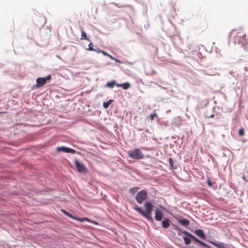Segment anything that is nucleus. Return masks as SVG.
<instances>
[{"label":"nucleus","mask_w":248,"mask_h":248,"mask_svg":"<svg viewBox=\"0 0 248 248\" xmlns=\"http://www.w3.org/2000/svg\"><path fill=\"white\" fill-rule=\"evenodd\" d=\"M163 217V212L159 208H156L155 210V219L156 221H160L162 220Z\"/></svg>","instance_id":"9"},{"label":"nucleus","mask_w":248,"mask_h":248,"mask_svg":"<svg viewBox=\"0 0 248 248\" xmlns=\"http://www.w3.org/2000/svg\"><path fill=\"white\" fill-rule=\"evenodd\" d=\"M74 163L77 169V170L79 172L87 173L88 172V170L84 164L80 163L77 159H75Z\"/></svg>","instance_id":"5"},{"label":"nucleus","mask_w":248,"mask_h":248,"mask_svg":"<svg viewBox=\"0 0 248 248\" xmlns=\"http://www.w3.org/2000/svg\"><path fill=\"white\" fill-rule=\"evenodd\" d=\"M76 220L80 221H83L87 219V218H77V219H75Z\"/></svg>","instance_id":"29"},{"label":"nucleus","mask_w":248,"mask_h":248,"mask_svg":"<svg viewBox=\"0 0 248 248\" xmlns=\"http://www.w3.org/2000/svg\"><path fill=\"white\" fill-rule=\"evenodd\" d=\"M61 211L63 214H64L66 216H67V217H70L71 218H73V219H77L76 217L73 216L71 214H70L68 212L66 211V210H65L64 209H62Z\"/></svg>","instance_id":"15"},{"label":"nucleus","mask_w":248,"mask_h":248,"mask_svg":"<svg viewBox=\"0 0 248 248\" xmlns=\"http://www.w3.org/2000/svg\"><path fill=\"white\" fill-rule=\"evenodd\" d=\"M203 74L208 76H215L219 75V74L217 72H213L210 71H205L204 72Z\"/></svg>","instance_id":"16"},{"label":"nucleus","mask_w":248,"mask_h":248,"mask_svg":"<svg viewBox=\"0 0 248 248\" xmlns=\"http://www.w3.org/2000/svg\"><path fill=\"white\" fill-rule=\"evenodd\" d=\"M218 248H227L226 245L224 243H219Z\"/></svg>","instance_id":"25"},{"label":"nucleus","mask_w":248,"mask_h":248,"mask_svg":"<svg viewBox=\"0 0 248 248\" xmlns=\"http://www.w3.org/2000/svg\"><path fill=\"white\" fill-rule=\"evenodd\" d=\"M51 78V75H48L44 78H38L36 79L35 87H41L46 83V80Z\"/></svg>","instance_id":"6"},{"label":"nucleus","mask_w":248,"mask_h":248,"mask_svg":"<svg viewBox=\"0 0 248 248\" xmlns=\"http://www.w3.org/2000/svg\"><path fill=\"white\" fill-rule=\"evenodd\" d=\"M112 101H113V100L110 99L107 102H104V103H103L104 108H108Z\"/></svg>","instance_id":"19"},{"label":"nucleus","mask_w":248,"mask_h":248,"mask_svg":"<svg viewBox=\"0 0 248 248\" xmlns=\"http://www.w3.org/2000/svg\"><path fill=\"white\" fill-rule=\"evenodd\" d=\"M194 233L202 239H205L206 238V235L202 229L195 230L194 231Z\"/></svg>","instance_id":"10"},{"label":"nucleus","mask_w":248,"mask_h":248,"mask_svg":"<svg viewBox=\"0 0 248 248\" xmlns=\"http://www.w3.org/2000/svg\"><path fill=\"white\" fill-rule=\"evenodd\" d=\"M162 226L165 228L167 229L170 226V220L168 218H164L161 223Z\"/></svg>","instance_id":"12"},{"label":"nucleus","mask_w":248,"mask_h":248,"mask_svg":"<svg viewBox=\"0 0 248 248\" xmlns=\"http://www.w3.org/2000/svg\"><path fill=\"white\" fill-rule=\"evenodd\" d=\"M242 179H243L245 181H246V182L247 181L246 178V177H245V175H243V176H242Z\"/></svg>","instance_id":"35"},{"label":"nucleus","mask_w":248,"mask_h":248,"mask_svg":"<svg viewBox=\"0 0 248 248\" xmlns=\"http://www.w3.org/2000/svg\"><path fill=\"white\" fill-rule=\"evenodd\" d=\"M243 66L245 71H248V61L245 62Z\"/></svg>","instance_id":"22"},{"label":"nucleus","mask_w":248,"mask_h":248,"mask_svg":"<svg viewBox=\"0 0 248 248\" xmlns=\"http://www.w3.org/2000/svg\"><path fill=\"white\" fill-rule=\"evenodd\" d=\"M169 162L170 165L172 169H175L177 168L176 166H174V161L171 158H169Z\"/></svg>","instance_id":"21"},{"label":"nucleus","mask_w":248,"mask_h":248,"mask_svg":"<svg viewBox=\"0 0 248 248\" xmlns=\"http://www.w3.org/2000/svg\"><path fill=\"white\" fill-rule=\"evenodd\" d=\"M174 229L177 231L178 232V233L179 235H180L181 234V233L182 232H182L183 231V230H182L181 229H180V228H179L178 227H176Z\"/></svg>","instance_id":"27"},{"label":"nucleus","mask_w":248,"mask_h":248,"mask_svg":"<svg viewBox=\"0 0 248 248\" xmlns=\"http://www.w3.org/2000/svg\"><path fill=\"white\" fill-rule=\"evenodd\" d=\"M80 39L81 40H86L88 41H90L89 39L87 37L86 35V33L83 31H81V38Z\"/></svg>","instance_id":"17"},{"label":"nucleus","mask_w":248,"mask_h":248,"mask_svg":"<svg viewBox=\"0 0 248 248\" xmlns=\"http://www.w3.org/2000/svg\"><path fill=\"white\" fill-rule=\"evenodd\" d=\"M88 46L89 48L87 49V50H89L90 51H93L94 50V48H93V44L92 43H90L89 44Z\"/></svg>","instance_id":"24"},{"label":"nucleus","mask_w":248,"mask_h":248,"mask_svg":"<svg viewBox=\"0 0 248 248\" xmlns=\"http://www.w3.org/2000/svg\"><path fill=\"white\" fill-rule=\"evenodd\" d=\"M183 239H184V242H185V243L186 245H189L191 243V239L189 237H186V236H184L183 237Z\"/></svg>","instance_id":"18"},{"label":"nucleus","mask_w":248,"mask_h":248,"mask_svg":"<svg viewBox=\"0 0 248 248\" xmlns=\"http://www.w3.org/2000/svg\"><path fill=\"white\" fill-rule=\"evenodd\" d=\"M208 185H211V182H208Z\"/></svg>","instance_id":"38"},{"label":"nucleus","mask_w":248,"mask_h":248,"mask_svg":"<svg viewBox=\"0 0 248 248\" xmlns=\"http://www.w3.org/2000/svg\"><path fill=\"white\" fill-rule=\"evenodd\" d=\"M238 134L241 136L244 135V131L243 128H241L239 130Z\"/></svg>","instance_id":"26"},{"label":"nucleus","mask_w":248,"mask_h":248,"mask_svg":"<svg viewBox=\"0 0 248 248\" xmlns=\"http://www.w3.org/2000/svg\"><path fill=\"white\" fill-rule=\"evenodd\" d=\"M116 86L118 87H122L124 89L126 90L130 87V84L128 82H125L124 83L117 84Z\"/></svg>","instance_id":"13"},{"label":"nucleus","mask_w":248,"mask_h":248,"mask_svg":"<svg viewBox=\"0 0 248 248\" xmlns=\"http://www.w3.org/2000/svg\"><path fill=\"white\" fill-rule=\"evenodd\" d=\"M101 53H102L104 56H106L108 57V56H109V54L104 50H102V51H101Z\"/></svg>","instance_id":"30"},{"label":"nucleus","mask_w":248,"mask_h":248,"mask_svg":"<svg viewBox=\"0 0 248 248\" xmlns=\"http://www.w3.org/2000/svg\"><path fill=\"white\" fill-rule=\"evenodd\" d=\"M114 61H115L116 62H119V63H120V62H120V60H118V59H115V60Z\"/></svg>","instance_id":"36"},{"label":"nucleus","mask_w":248,"mask_h":248,"mask_svg":"<svg viewBox=\"0 0 248 248\" xmlns=\"http://www.w3.org/2000/svg\"><path fill=\"white\" fill-rule=\"evenodd\" d=\"M189 237L190 238V239H193L196 243H198L200 244L201 246L205 248H210V247L207 245L206 244L204 243L202 241H201L200 240L197 238L195 236H194L193 235L190 233Z\"/></svg>","instance_id":"8"},{"label":"nucleus","mask_w":248,"mask_h":248,"mask_svg":"<svg viewBox=\"0 0 248 248\" xmlns=\"http://www.w3.org/2000/svg\"><path fill=\"white\" fill-rule=\"evenodd\" d=\"M248 39L246 35L240 30H232L230 36V43L234 45L241 46L246 50L245 45L248 43Z\"/></svg>","instance_id":"1"},{"label":"nucleus","mask_w":248,"mask_h":248,"mask_svg":"<svg viewBox=\"0 0 248 248\" xmlns=\"http://www.w3.org/2000/svg\"><path fill=\"white\" fill-rule=\"evenodd\" d=\"M148 196V193L145 190H141L138 192L136 196L135 199L139 204H142Z\"/></svg>","instance_id":"4"},{"label":"nucleus","mask_w":248,"mask_h":248,"mask_svg":"<svg viewBox=\"0 0 248 248\" xmlns=\"http://www.w3.org/2000/svg\"><path fill=\"white\" fill-rule=\"evenodd\" d=\"M117 84V83H116V82L114 80H112L110 82H109L107 83L106 84L105 87L109 88H110V89H112V88H113L114 87V86L115 85L116 86Z\"/></svg>","instance_id":"14"},{"label":"nucleus","mask_w":248,"mask_h":248,"mask_svg":"<svg viewBox=\"0 0 248 248\" xmlns=\"http://www.w3.org/2000/svg\"><path fill=\"white\" fill-rule=\"evenodd\" d=\"M108 57L111 60H115V58L114 57H113V56H112L111 55H110V54H109V56H108Z\"/></svg>","instance_id":"34"},{"label":"nucleus","mask_w":248,"mask_h":248,"mask_svg":"<svg viewBox=\"0 0 248 248\" xmlns=\"http://www.w3.org/2000/svg\"><path fill=\"white\" fill-rule=\"evenodd\" d=\"M93 51H94L97 53H101V51H102V50H100L99 48H94Z\"/></svg>","instance_id":"33"},{"label":"nucleus","mask_w":248,"mask_h":248,"mask_svg":"<svg viewBox=\"0 0 248 248\" xmlns=\"http://www.w3.org/2000/svg\"><path fill=\"white\" fill-rule=\"evenodd\" d=\"M56 150L58 152L62 151L64 153L72 154H75L76 152V150L64 146L58 147L56 149Z\"/></svg>","instance_id":"7"},{"label":"nucleus","mask_w":248,"mask_h":248,"mask_svg":"<svg viewBox=\"0 0 248 248\" xmlns=\"http://www.w3.org/2000/svg\"><path fill=\"white\" fill-rule=\"evenodd\" d=\"M189 248H193V247H190Z\"/></svg>","instance_id":"39"},{"label":"nucleus","mask_w":248,"mask_h":248,"mask_svg":"<svg viewBox=\"0 0 248 248\" xmlns=\"http://www.w3.org/2000/svg\"><path fill=\"white\" fill-rule=\"evenodd\" d=\"M170 111H171L170 110H168L166 111V113H170Z\"/></svg>","instance_id":"37"},{"label":"nucleus","mask_w":248,"mask_h":248,"mask_svg":"<svg viewBox=\"0 0 248 248\" xmlns=\"http://www.w3.org/2000/svg\"><path fill=\"white\" fill-rule=\"evenodd\" d=\"M210 242L213 245L215 246L216 247H218L219 243V242H212L210 241Z\"/></svg>","instance_id":"28"},{"label":"nucleus","mask_w":248,"mask_h":248,"mask_svg":"<svg viewBox=\"0 0 248 248\" xmlns=\"http://www.w3.org/2000/svg\"><path fill=\"white\" fill-rule=\"evenodd\" d=\"M144 207L145 210H143L141 207L139 206H135L134 207V209L148 221L153 222L154 219L152 214L154 205L150 202H146L144 204Z\"/></svg>","instance_id":"2"},{"label":"nucleus","mask_w":248,"mask_h":248,"mask_svg":"<svg viewBox=\"0 0 248 248\" xmlns=\"http://www.w3.org/2000/svg\"><path fill=\"white\" fill-rule=\"evenodd\" d=\"M182 233L187 235L188 236L190 234V233L189 232H188L187 231H185V230H183V231L182 232Z\"/></svg>","instance_id":"31"},{"label":"nucleus","mask_w":248,"mask_h":248,"mask_svg":"<svg viewBox=\"0 0 248 248\" xmlns=\"http://www.w3.org/2000/svg\"><path fill=\"white\" fill-rule=\"evenodd\" d=\"M139 189L138 187H132L129 189V192L132 194H134L138 191Z\"/></svg>","instance_id":"20"},{"label":"nucleus","mask_w":248,"mask_h":248,"mask_svg":"<svg viewBox=\"0 0 248 248\" xmlns=\"http://www.w3.org/2000/svg\"><path fill=\"white\" fill-rule=\"evenodd\" d=\"M155 117H157V114L156 113H155V112H153L149 116V118L151 119V120H153Z\"/></svg>","instance_id":"23"},{"label":"nucleus","mask_w":248,"mask_h":248,"mask_svg":"<svg viewBox=\"0 0 248 248\" xmlns=\"http://www.w3.org/2000/svg\"><path fill=\"white\" fill-rule=\"evenodd\" d=\"M205 116H206V117H207V118H213V117H214L215 115H214V114H211V115H209L208 114H206L205 115Z\"/></svg>","instance_id":"32"},{"label":"nucleus","mask_w":248,"mask_h":248,"mask_svg":"<svg viewBox=\"0 0 248 248\" xmlns=\"http://www.w3.org/2000/svg\"><path fill=\"white\" fill-rule=\"evenodd\" d=\"M128 155L130 158L135 160L142 159L144 157V155L139 149H135L129 151Z\"/></svg>","instance_id":"3"},{"label":"nucleus","mask_w":248,"mask_h":248,"mask_svg":"<svg viewBox=\"0 0 248 248\" xmlns=\"http://www.w3.org/2000/svg\"><path fill=\"white\" fill-rule=\"evenodd\" d=\"M177 221L180 224L185 227H187L190 224L189 220L186 218L178 219Z\"/></svg>","instance_id":"11"}]
</instances>
